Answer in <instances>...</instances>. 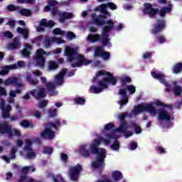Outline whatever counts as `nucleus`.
Returning <instances> with one entry per match:
<instances>
[{
    "instance_id": "f704fd0d",
    "label": "nucleus",
    "mask_w": 182,
    "mask_h": 182,
    "mask_svg": "<svg viewBox=\"0 0 182 182\" xmlns=\"http://www.w3.org/2000/svg\"><path fill=\"white\" fill-rule=\"evenodd\" d=\"M104 51L105 50H103V48L102 47H97L95 50L94 56L95 58H101Z\"/></svg>"
},
{
    "instance_id": "2eb2a0df",
    "label": "nucleus",
    "mask_w": 182,
    "mask_h": 182,
    "mask_svg": "<svg viewBox=\"0 0 182 182\" xmlns=\"http://www.w3.org/2000/svg\"><path fill=\"white\" fill-rule=\"evenodd\" d=\"M19 79L16 77H9L4 81L5 86H11L14 85L16 87H23V84L18 82Z\"/></svg>"
},
{
    "instance_id": "20e7f679",
    "label": "nucleus",
    "mask_w": 182,
    "mask_h": 182,
    "mask_svg": "<svg viewBox=\"0 0 182 182\" xmlns=\"http://www.w3.org/2000/svg\"><path fill=\"white\" fill-rule=\"evenodd\" d=\"M173 11V4L171 1H168V6H163L160 9L153 7V4L150 3L144 4L142 12L144 15H147L151 19H154L157 14H159L161 18L166 17V14H170Z\"/></svg>"
},
{
    "instance_id": "4d7b16f0",
    "label": "nucleus",
    "mask_w": 182,
    "mask_h": 182,
    "mask_svg": "<svg viewBox=\"0 0 182 182\" xmlns=\"http://www.w3.org/2000/svg\"><path fill=\"white\" fill-rule=\"evenodd\" d=\"M134 127L135 134H140L142 132L141 127L137 126L136 124H133Z\"/></svg>"
},
{
    "instance_id": "bf43d9fd",
    "label": "nucleus",
    "mask_w": 182,
    "mask_h": 182,
    "mask_svg": "<svg viewBox=\"0 0 182 182\" xmlns=\"http://www.w3.org/2000/svg\"><path fill=\"white\" fill-rule=\"evenodd\" d=\"M106 8H107V3L106 4H102L99 7L96 8V11H100L101 12H102L103 11L106 10Z\"/></svg>"
},
{
    "instance_id": "e2e57ef3",
    "label": "nucleus",
    "mask_w": 182,
    "mask_h": 182,
    "mask_svg": "<svg viewBox=\"0 0 182 182\" xmlns=\"http://www.w3.org/2000/svg\"><path fill=\"white\" fill-rule=\"evenodd\" d=\"M137 147H138V145L136 141H131L129 145L130 150H136Z\"/></svg>"
},
{
    "instance_id": "5fc2aeb1",
    "label": "nucleus",
    "mask_w": 182,
    "mask_h": 182,
    "mask_svg": "<svg viewBox=\"0 0 182 182\" xmlns=\"http://www.w3.org/2000/svg\"><path fill=\"white\" fill-rule=\"evenodd\" d=\"M18 4H30V5H33L35 0H17Z\"/></svg>"
},
{
    "instance_id": "2f4dec72",
    "label": "nucleus",
    "mask_w": 182,
    "mask_h": 182,
    "mask_svg": "<svg viewBox=\"0 0 182 182\" xmlns=\"http://www.w3.org/2000/svg\"><path fill=\"white\" fill-rule=\"evenodd\" d=\"M59 68V65L53 60L48 62V70H56Z\"/></svg>"
},
{
    "instance_id": "13d9d810",
    "label": "nucleus",
    "mask_w": 182,
    "mask_h": 182,
    "mask_svg": "<svg viewBox=\"0 0 182 182\" xmlns=\"http://www.w3.org/2000/svg\"><path fill=\"white\" fill-rule=\"evenodd\" d=\"M53 180L54 182L63 181V178L60 175L53 176Z\"/></svg>"
},
{
    "instance_id": "a18cd8bd",
    "label": "nucleus",
    "mask_w": 182,
    "mask_h": 182,
    "mask_svg": "<svg viewBox=\"0 0 182 182\" xmlns=\"http://www.w3.org/2000/svg\"><path fill=\"white\" fill-rule=\"evenodd\" d=\"M45 38L44 36L41 35L38 36H36L33 40L32 41V43H39V42H41V41H43V38Z\"/></svg>"
},
{
    "instance_id": "09e8293b",
    "label": "nucleus",
    "mask_w": 182,
    "mask_h": 182,
    "mask_svg": "<svg viewBox=\"0 0 182 182\" xmlns=\"http://www.w3.org/2000/svg\"><path fill=\"white\" fill-rule=\"evenodd\" d=\"M155 150L156 153H159V154H164L166 153V150L164 149V148H163V146H156Z\"/></svg>"
},
{
    "instance_id": "cd10ccee",
    "label": "nucleus",
    "mask_w": 182,
    "mask_h": 182,
    "mask_svg": "<svg viewBox=\"0 0 182 182\" xmlns=\"http://www.w3.org/2000/svg\"><path fill=\"white\" fill-rule=\"evenodd\" d=\"M36 170V168H35V167L30 166H23L21 168V174L24 175V176H28V173H29V171L31 172H34Z\"/></svg>"
},
{
    "instance_id": "393cba45",
    "label": "nucleus",
    "mask_w": 182,
    "mask_h": 182,
    "mask_svg": "<svg viewBox=\"0 0 182 182\" xmlns=\"http://www.w3.org/2000/svg\"><path fill=\"white\" fill-rule=\"evenodd\" d=\"M112 178L114 181H120L123 178V173L119 171H114L112 173Z\"/></svg>"
},
{
    "instance_id": "c85d7f7f",
    "label": "nucleus",
    "mask_w": 182,
    "mask_h": 182,
    "mask_svg": "<svg viewBox=\"0 0 182 182\" xmlns=\"http://www.w3.org/2000/svg\"><path fill=\"white\" fill-rule=\"evenodd\" d=\"M121 85L123 87L126 86L127 83H132V78L129 76L123 75L119 78Z\"/></svg>"
},
{
    "instance_id": "aec40b11",
    "label": "nucleus",
    "mask_w": 182,
    "mask_h": 182,
    "mask_svg": "<svg viewBox=\"0 0 182 182\" xmlns=\"http://www.w3.org/2000/svg\"><path fill=\"white\" fill-rule=\"evenodd\" d=\"M58 41V38L56 37L49 38L48 36H46L44 41H43V46L45 48H50L52 46V43L53 42H56Z\"/></svg>"
},
{
    "instance_id": "58836bf2",
    "label": "nucleus",
    "mask_w": 182,
    "mask_h": 182,
    "mask_svg": "<svg viewBox=\"0 0 182 182\" xmlns=\"http://www.w3.org/2000/svg\"><path fill=\"white\" fill-rule=\"evenodd\" d=\"M24 151H26V157L29 159H33L35 157V151L31 148V150H24Z\"/></svg>"
},
{
    "instance_id": "de8ad7c7",
    "label": "nucleus",
    "mask_w": 182,
    "mask_h": 182,
    "mask_svg": "<svg viewBox=\"0 0 182 182\" xmlns=\"http://www.w3.org/2000/svg\"><path fill=\"white\" fill-rule=\"evenodd\" d=\"M101 58H102L104 60H109L110 59V53L107 51L102 52Z\"/></svg>"
},
{
    "instance_id": "a878e982",
    "label": "nucleus",
    "mask_w": 182,
    "mask_h": 182,
    "mask_svg": "<svg viewBox=\"0 0 182 182\" xmlns=\"http://www.w3.org/2000/svg\"><path fill=\"white\" fill-rule=\"evenodd\" d=\"M16 31L18 33H21V35H23L24 39H28V38H29V30H28V28H23L21 27H18L16 28Z\"/></svg>"
},
{
    "instance_id": "338daca9",
    "label": "nucleus",
    "mask_w": 182,
    "mask_h": 182,
    "mask_svg": "<svg viewBox=\"0 0 182 182\" xmlns=\"http://www.w3.org/2000/svg\"><path fill=\"white\" fill-rule=\"evenodd\" d=\"M33 116L36 117V119L39 120L42 118V113H41L39 111H35L33 112Z\"/></svg>"
},
{
    "instance_id": "ea45409f",
    "label": "nucleus",
    "mask_w": 182,
    "mask_h": 182,
    "mask_svg": "<svg viewBox=\"0 0 182 182\" xmlns=\"http://www.w3.org/2000/svg\"><path fill=\"white\" fill-rule=\"evenodd\" d=\"M90 92H92V93H100L102 92V89L100 88L99 87H96V85H92L90 87Z\"/></svg>"
},
{
    "instance_id": "052dcab7",
    "label": "nucleus",
    "mask_w": 182,
    "mask_h": 182,
    "mask_svg": "<svg viewBox=\"0 0 182 182\" xmlns=\"http://www.w3.org/2000/svg\"><path fill=\"white\" fill-rule=\"evenodd\" d=\"M4 36L8 38V39H12L14 38V34L11 31H6L4 32Z\"/></svg>"
},
{
    "instance_id": "5701e85b",
    "label": "nucleus",
    "mask_w": 182,
    "mask_h": 182,
    "mask_svg": "<svg viewBox=\"0 0 182 182\" xmlns=\"http://www.w3.org/2000/svg\"><path fill=\"white\" fill-rule=\"evenodd\" d=\"M68 70L63 69L62 70L60 73L55 77L57 80V83L58 85H62L63 83V77H65V75H66Z\"/></svg>"
},
{
    "instance_id": "9d476101",
    "label": "nucleus",
    "mask_w": 182,
    "mask_h": 182,
    "mask_svg": "<svg viewBox=\"0 0 182 182\" xmlns=\"http://www.w3.org/2000/svg\"><path fill=\"white\" fill-rule=\"evenodd\" d=\"M166 28V20L161 18H157L156 22L152 26V29H151V33L152 35H157L163 32Z\"/></svg>"
},
{
    "instance_id": "680f3d73",
    "label": "nucleus",
    "mask_w": 182,
    "mask_h": 182,
    "mask_svg": "<svg viewBox=\"0 0 182 182\" xmlns=\"http://www.w3.org/2000/svg\"><path fill=\"white\" fill-rule=\"evenodd\" d=\"M48 106V100H43L38 104L39 109H43Z\"/></svg>"
},
{
    "instance_id": "c756f323",
    "label": "nucleus",
    "mask_w": 182,
    "mask_h": 182,
    "mask_svg": "<svg viewBox=\"0 0 182 182\" xmlns=\"http://www.w3.org/2000/svg\"><path fill=\"white\" fill-rule=\"evenodd\" d=\"M6 11L9 12H14L15 11H19L21 9V6H15L14 4H9L6 8Z\"/></svg>"
},
{
    "instance_id": "7ed1b4c3",
    "label": "nucleus",
    "mask_w": 182,
    "mask_h": 182,
    "mask_svg": "<svg viewBox=\"0 0 182 182\" xmlns=\"http://www.w3.org/2000/svg\"><path fill=\"white\" fill-rule=\"evenodd\" d=\"M65 56L68 57V62H73L76 60V63L71 64V68H82V66H87L92 63V60L85 58V55L79 54L77 53V48L67 47L65 50Z\"/></svg>"
},
{
    "instance_id": "f03ea898",
    "label": "nucleus",
    "mask_w": 182,
    "mask_h": 182,
    "mask_svg": "<svg viewBox=\"0 0 182 182\" xmlns=\"http://www.w3.org/2000/svg\"><path fill=\"white\" fill-rule=\"evenodd\" d=\"M103 15L97 16L96 14H92V18L95 25L97 26H103V45H107V42H109V33L112 32L114 28V22L112 20L106 21L107 16H110V13L107 11L106 9L103 11H101Z\"/></svg>"
},
{
    "instance_id": "f3484780",
    "label": "nucleus",
    "mask_w": 182,
    "mask_h": 182,
    "mask_svg": "<svg viewBox=\"0 0 182 182\" xmlns=\"http://www.w3.org/2000/svg\"><path fill=\"white\" fill-rule=\"evenodd\" d=\"M30 95L33 96L37 100H41V99H44L46 97V92L45 88H41L36 92V90H32L30 91Z\"/></svg>"
},
{
    "instance_id": "7c9ffc66",
    "label": "nucleus",
    "mask_w": 182,
    "mask_h": 182,
    "mask_svg": "<svg viewBox=\"0 0 182 182\" xmlns=\"http://www.w3.org/2000/svg\"><path fill=\"white\" fill-rule=\"evenodd\" d=\"M75 105H80V106H83L86 103V100L82 97H77L74 98Z\"/></svg>"
},
{
    "instance_id": "0e129e2a",
    "label": "nucleus",
    "mask_w": 182,
    "mask_h": 182,
    "mask_svg": "<svg viewBox=\"0 0 182 182\" xmlns=\"http://www.w3.org/2000/svg\"><path fill=\"white\" fill-rule=\"evenodd\" d=\"M10 116H11V114L9 113V111H6L5 109H3V112H2L3 119H9Z\"/></svg>"
},
{
    "instance_id": "49530a36",
    "label": "nucleus",
    "mask_w": 182,
    "mask_h": 182,
    "mask_svg": "<svg viewBox=\"0 0 182 182\" xmlns=\"http://www.w3.org/2000/svg\"><path fill=\"white\" fill-rule=\"evenodd\" d=\"M16 151H18L17 149H15V148L11 149L10 151V159H11V160H15V159H16Z\"/></svg>"
},
{
    "instance_id": "a211bd4d",
    "label": "nucleus",
    "mask_w": 182,
    "mask_h": 182,
    "mask_svg": "<svg viewBox=\"0 0 182 182\" xmlns=\"http://www.w3.org/2000/svg\"><path fill=\"white\" fill-rule=\"evenodd\" d=\"M159 120H166L170 122L171 120V115L166 109H160L158 113Z\"/></svg>"
},
{
    "instance_id": "b1692460",
    "label": "nucleus",
    "mask_w": 182,
    "mask_h": 182,
    "mask_svg": "<svg viewBox=\"0 0 182 182\" xmlns=\"http://www.w3.org/2000/svg\"><path fill=\"white\" fill-rule=\"evenodd\" d=\"M59 16H60V18H59L60 22L61 23H63V22H65L66 19H72V16H73V15L72 14V13L63 12L59 15Z\"/></svg>"
},
{
    "instance_id": "dca6fc26",
    "label": "nucleus",
    "mask_w": 182,
    "mask_h": 182,
    "mask_svg": "<svg viewBox=\"0 0 182 182\" xmlns=\"http://www.w3.org/2000/svg\"><path fill=\"white\" fill-rule=\"evenodd\" d=\"M151 75L154 79L159 80V82L164 85V86H168V82L166 81V77L164 76V74L159 73L156 70H152Z\"/></svg>"
},
{
    "instance_id": "864d4df0",
    "label": "nucleus",
    "mask_w": 182,
    "mask_h": 182,
    "mask_svg": "<svg viewBox=\"0 0 182 182\" xmlns=\"http://www.w3.org/2000/svg\"><path fill=\"white\" fill-rule=\"evenodd\" d=\"M48 5L50 6H56V5H58L59 4V2L56 0H48Z\"/></svg>"
},
{
    "instance_id": "473e14b6",
    "label": "nucleus",
    "mask_w": 182,
    "mask_h": 182,
    "mask_svg": "<svg viewBox=\"0 0 182 182\" xmlns=\"http://www.w3.org/2000/svg\"><path fill=\"white\" fill-rule=\"evenodd\" d=\"M26 80L30 85H34V86H36V85L39 82V80H38V79H34L32 77V76L29 75H26Z\"/></svg>"
},
{
    "instance_id": "39448f33",
    "label": "nucleus",
    "mask_w": 182,
    "mask_h": 182,
    "mask_svg": "<svg viewBox=\"0 0 182 182\" xmlns=\"http://www.w3.org/2000/svg\"><path fill=\"white\" fill-rule=\"evenodd\" d=\"M103 75H107V77H105L103 78L104 81L100 80L97 82L98 87L101 89V90L103 92L105 89H107V85L105 83V82H107V83H111L113 86L117 83V79L113 76V75L109 72H105L103 70L98 71L94 77V80H96L97 77L100 76H103Z\"/></svg>"
},
{
    "instance_id": "3c124183",
    "label": "nucleus",
    "mask_w": 182,
    "mask_h": 182,
    "mask_svg": "<svg viewBox=\"0 0 182 182\" xmlns=\"http://www.w3.org/2000/svg\"><path fill=\"white\" fill-rule=\"evenodd\" d=\"M156 39H158L160 44L164 43L166 41V37L164 35L156 36Z\"/></svg>"
},
{
    "instance_id": "bb28decb",
    "label": "nucleus",
    "mask_w": 182,
    "mask_h": 182,
    "mask_svg": "<svg viewBox=\"0 0 182 182\" xmlns=\"http://www.w3.org/2000/svg\"><path fill=\"white\" fill-rule=\"evenodd\" d=\"M173 73L175 75H178V73H181L182 72V63H176L172 68Z\"/></svg>"
},
{
    "instance_id": "79ce46f5",
    "label": "nucleus",
    "mask_w": 182,
    "mask_h": 182,
    "mask_svg": "<svg viewBox=\"0 0 182 182\" xmlns=\"http://www.w3.org/2000/svg\"><path fill=\"white\" fill-rule=\"evenodd\" d=\"M52 153H53V148L48 147V146H45L43 148V154H48L49 156H50V154H52Z\"/></svg>"
},
{
    "instance_id": "774afa93",
    "label": "nucleus",
    "mask_w": 182,
    "mask_h": 182,
    "mask_svg": "<svg viewBox=\"0 0 182 182\" xmlns=\"http://www.w3.org/2000/svg\"><path fill=\"white\" fill-rule=\"evenodd\" d=\"M152 55H153L152 53L146 52L144 53L142 58L143 59H151Z\"/></svg>"
},
{
    "instance_id": "f8f14e48",
    "label": "nucleus",
    "mask_w": 182,
    "mask_h": 182,
    "mask_svg": "<svg viewBox=\"0 0 182 182\" xmlns=\"http://www.w3.org/2000/svg\"><path fill=\"white\" fill-rule=\"evenodd\" d=\"M82 170L83 168H82V165L80 164L75 166H71L69 171L70 180H72V181H77V178Z\"/></svg>"
},
{
    "instance_id": "4c0bfd02",
    "label": "nucleus",
    "mask_w": 182,
    "mask_h": 182,
    "mask_svg": "<svg viewBox=\"0 0 182 182\" xmlns=\"http://www.w3.org/2000/svg\"><path fill=\"white\" fill-rule=\"evenodd\" d=\"M111 149L115 151H119V149H120V143L117 141V139L114 141L113 144L111 145Z\"/></svg>"
},
{
    "instance_id": "423d86ee",
    "label": "nucleus",
    "mask_w": 182,
    "mask_h": 182,
    "mask_svg": "<svg viewBox=\"0 0 182 182\" xmlns=\"http://www.w3.org/2000/svg\"><path fill=\"white\" fill-rule=\"evenodd\" d=\"M60 120L57 119L55 120V122H49L45 124L46 127L41 133V136L42 139H48L49 140H52V139L55 138V132L50 127H53L55 130H58V127L60 126Z\"/></svg>"
},
{
    "instance_id": "69168bd1",
    "label": "nucleus",
    "mask_w": 182,
    "mask_h": 182,
    "mask_svg": "<svg viewBox=\"0 0 182 182\" xmlns=\"http://www.w3.org/2000/svg\"><path fill=\"white\" fill-rule=\"evenodd\" d=\"M114 124L113 123H108L105 126V130H112V129H114Z\"/></svg>"
},
{
    "instance_id": "e433bc0d",
    "label": "nucleus",
    "mask_w": 182,
    "mask_h": 182,
    "mask_svg": "<svg viewBox=\"0 0 182 182\" xmlns=\"http://www.w3.org/2000/svg\"><path fill=\"white\" fill-rule=\"evenodd\" d=\"M175 96H180L181 95L182 89L181 87L175 85L173 89Z\"/></svg>"
},
{
    "instance_id": "0eeeda50",
    "label": "nucleus",
    "mask_w": 182,
    "mask_h": 182,
    "mask_svg": "<svg viewBox=\"0 0 182 182\" xmlns=\"http://www.w3.org/2000/svg\"><path fill=\"white\" fill-rule=\"evenodd\" d=\"M127 90L129 95H134L136 93V87L133 85H129L127 88H120L118 92V95L121 96L120 100L118 101L120 107L126 106L129 103V97L127 96Z\"/></svg>"
},
{
    "instance_id": "ddd939ff",
    "label": "nucleus",
    "mask_w": 182,
    "mask_h": 182,
    "mask_svg": "<svg viewBox=\"0 0 182 182\" xmlns=\"http://www.w3.org/2000/svg\"><path fill=\"white\" fill-rule=\"evenodd\" d=\"M0 134H8L9 137H14V131L9 122L4 121L0 123Z\"/></svg>"
},
{
    "instance_id": "72a5a7b5",
    "label": "nucleus",
    "mask_w": 182,
    "mask_h": 182,
    "mask_svg": "<svg viewBox=\"0 0 182 182\" xmlns=\"http://www.w3.org/2000/svg\"><path fill=\"white\" fill-rule=\"evenodd\" d=\"M48 114L49 117H51V118L56 117V116H58V109L56 108L55 109L50 108L48 110Z\"/></svg>"
},
{
    "instance_id": "c03bdc74",
    "label": "nucleus",
    "mask_w": 182,
    "mask_h": 182,
    "mask_svg": "<svg viewBox=\"0 0 182 182\" xmlns=\"http://www.w3.org/2000/svg\"><path fill=\"white\" fill-rule=\"evenodd\" d=\"M107 8H109L111 11H116L117 6L113 2H108L107 3Z\"/></svg>"
},
{
    "instance_id": "4468645a",
    "label": "nucleus",
    "mask_w": 182,
    "mask_h": 182,
    "mask_svg": "<svg viewBox=\"0 0 182 182\" xmlns=\"http://www.w3.org/2000/svg\"><path fill=\"white\" fill-rule=\"evenodd\" d=\"M87 41L90 42H92V43H95V42H100L102 43V46H107L109 45V42L110 41V38H109V41H107V44H103V42L105 39L103 38V30H102V36L100 34L95 33V34H89L87 36Z\"/></svg>"
},
{
    "instance_id": "37998d69",
    "label": "nucleus",
    "mask_w": 182,
    "mask_h": 182,
    "mask_svg": "<svg viewBox=\"0 0 182 182\" xmlns=\"http://www.w3.org/2000/svg\"><path fill=\"white\" fill-rule=\"evenodd\" d=\"M26 146H24L23 150H31L32 141L31 139H26Z\"/></svg>"
},
{
    "instance_id": "6ab92c4d",
    "label": "nucleus",
    "mask_w": 182,
    "mask_h": 182,
    "mask_svg": "<svg viewBox=\"0 0 182 182\" xmlns=\"http://www.w3.org/2000/svg\"><path fill=\"white\" fill-rule=\"evenodd\" d=\"M80 153L82 156V157L87 159L88 157H90V155L92 154V151H89L86 148V145H82L81 146H80Z\"/></svg>"
},
{
    "instance_id": "f257e3e1",
    "label": "nucleus",
    "mask_w": 182,
    "mask_h": 182,
    "mask_svg": "<svg viewBox=\"0 0 182 182\" xmlns=\"http://www.w3.org/2000/svg\"><path fill=\"white\" fill-rule=\"evenodd\" d=\"M102 143V138L100 139H95L92 144L90 146V150L92 154H97L96 159L92 162V167L95 170H100L102 173L106 167V149H99V146Z\"/></svg>"
},
{
    "instance_id": "412c9836",
    "label": "nucleus",
    "mask_w": 182,
    "mask_h": 182,
    "mask_svg": "<svg viewBox=\"0 0 182 182\" xmlns=\"http://www.w3.org/2000/svg\"><path fill=\"white\" fill-rule=\"evenodd\" d=\"M12 69H18V65L16 64H13L11 65H6L4 66L1 71H0V75H8L10 70Z\"/></svg>"
},
{
    "instance_id": "9b49d317",
    "label": "nucleus",
    "mask_w": 182,
    "mask_h": 182,
    "mask_svg": "<svg viewBox=\"0 0 182 182\" xmlns=\"http://www.w3.org/2000/svg\"><path fill=\"white\" fill-rule=\"evenodd\" d=\"M127 114H120L118 116V119L120 120L121 123L118 128H116L114 132L118 133H126V130L129 129V123L126 121Z\"/></svg>"
},
{
    "instance_id": "6e6d98bb",
    "label": "nucleus",
    "mask_w": 182,
    "mask_h": 182,
    "mask_svg": "<svg viewBox=\"0 0 182 182\" xmlns=\"http://www.w3.org/2000/svg\"><path fill=\"white\" fill-rule=\"evenodd\" d=\"M54 35H65V31H62L59 28H56L53 30Z\"/></svg>"
},
{
    "instance_id": "1a4fd4ad",
    "label": "nucleus",
    "mask_w": 182,
    "mask_h": 182,
    "mask_svg": "<svg viewBox=\"0 0 182 182\" xmlns=\"http://www.w3.org/2000/svg\"><path fill=\"white\" fill-rule=\"evenodd\" d=\"M142 112H148L151 114H157V109L153 106L152 104H139L134 107L135 114L142 113Z\"/></svg>"
},
{
    "instance_id": "4be33fe9",
    "label": "nucleus",
    "mask_w": 182,
    "mask_h": 182,
    "mask_svg": "<svg viewBox=\"0 0 182 182\" xmlns=\"http://www.w3.org/2000/svg\"><path fill=\"white\" fill-rule=\"evenodd\" d=\"M46 87L48 90V92H52L49 93L50 96H55V95H58V92H55V89H56V85L53 82H47L46 83Z\"/></svg>"
},
{
    "instance_id": "603ef678",
    "label": "nucleus",
    "mask_w": 182,
    "mask_h": 182,
    "mask_svg": "<svg viewBox=\"0 0 182 182\" xmlns=\"http://www.w3.org/2000/svg\"><path fill=\"white\" fill-rule=\"evenodd\" d=\"M155 105L156 106H161L162 107H168V109L171 107L170 105H167L159 100L155 102Z\"/></svg>"
},
{
    "instance_id": "6e6552de",
    "label": "nucleus",
    "mask_w": 182,
    "mask_h": 182,
    "mask_svg": "<svg viewBox=\"0 0 182 182\" xmlns=\"http://www.w3.org/2000/svg\"><path fill=\"white\" fill-rule=\"evenodd\" d=\"M45 55L46 56H49V55H51V53H46L43 48H39L36 50V63L37 66L41 69L45 68V63H46V58H45Z\"/></svg>"
},
{
    "instance_id": "a19ab883",
    "label": "nucleus",
    "mask_w": 182,
    "mask_h": 182,
    "mask_svg": "<svg viewBox=\"0 0 182 182\" xmlns=\"http://www.w3.org/2000/svg\"><path fill=\"white\" fill-rule=\"evenodd\" d=\"M19 42L18 41V40L14 39L13 41V43H11L10 44V48L11 49H18V48H19Z\"/></svg>"
},
{
    "instance_id": "8fccbe9b",
    "label": "nucleus",
    "mask_w": 182,
    "mask_h": 182,
    "mask_svg": "<svg viewBox=\"0 0 182 182\" xmlns=\"http://www.w3.org/2000/svg\"><path fill=\"white\" fill-rule=\"evenodd\" d=\"M66 36L68 39H70V41H73V39L76 38V35L72 31H68Z\"/></svg>"
},
{
    "instance_id": "c9c22d12",
    "label": "nucleus",
    "mask_w": 182,
    "mask_h": 182,
    "mask_svg": "<svg viewBox=\"0 0 182 182\" xmlns=\"http://www.w3.org/2000/svg\"><path fill=\"white\" fill-rule=\"evenodd\" d=\"M19 14H21L22 16H31V15H32V12H31V10L28 9L19 10Z\"/></svg>"
}]
</instances>
